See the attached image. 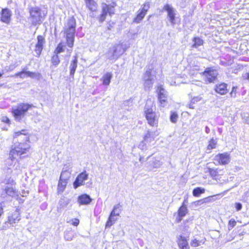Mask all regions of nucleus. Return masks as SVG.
Masks as SVG:
<instances>
[{
	"label": "nucleus",
	"mask_w": 249,
	"mask_h": 249,
	"mask_svg": "<svg viewBox=\"0 0 249 249\" xmlns=\"http://www.w3.org/2000/svg\"><path fill=\"white\" fill-rule=\"evenodd\" d=\"M178 115L175 112H172L170 115V119L171 122L176 123L177 122Z\"/></svg>",
	"instance_id": "obj_37"
},
{
	"label": "nucleus",
	"mask_w": 249,
	"mask_h": 249,
	"mask_svg": "<svg viewBox=\"0 0 249 249\" xmlns=\"http://www.w3.org/2000/svg\"><path fill=\"white\" fill-rule=\"evenodd\" d=\"M26 150V149L23 148L21 147H20L19 146H15L13 148H12L10 150V154L12 156L16 155H21L24 153H25V151Z\"/></svg>",
	"instance_id": "obj_21"
},
{
	"label": "nucleus",
	"mask_w": 249,
	"mask_h": 249,
	"mask_svg": "<svg viewBox=\"0 0 249 249\" xmlns=\"http://www.w3.org/2000/svg\"><path fill=\"white\" fill-rule=\"evenodd\" d=\"M113 23H114L113 22H112V23H110V22H108V25L107 27V30H111L113 28V26H112V24H113Z\"/></svg>",
	"instance_id": "obj_49"
},
{
	"label": "nucleus",
	"mask_w": 249,
	"mask_h": 249,
	"mask_svg": "<svg viewBox=\"0 0 249 249\" xmlns=\"http://www.w3.org/2000/svg\"><path fill=\"white\" fill-rule=\"evenodd\" d=\"M214 163L217 165H225L230 162V157H215Z\"/></svg>",
	"instance_id": "obj_20"
},
{
	"label": "nucleus",
	"mask_w": 249,
	"mask_h": 249,
	"mask_svg": "<svg viewBox=\"0 0 249 249\" xmlns=\"http://www.w3.org/2000/svg\"><path fill=\"white\" fill-rule=\"evenodd\" d=\"M70 200L65 198H61L58 202V209H64L66 208L70 203Z\"/></svg>",
	"instance_id": "obj_30"
},
{
	"label": "nucleus",
	"mask_w": 249,
	"mask_h": 249,
	"mask_svg": "<svg viewBox=\"0 0 249 249\" xmlns=\"http://www.w3.org/2000/svg\"><path fill=\"white\" fill-rule=\"evenodd\" d=\"M39 75V73H36L30 71H26L23 70L15 74L16 76L20 78H24L27 77L34 78Z\"/></svg>",
	"instance_id": "obj_15"
},
{
	"label": "nucleus",
	"mask_w": 249,
	"mask_h": 249,
	"mask_svg": "<svg viewBox=\"0 0 249 249\" xmlns=\"http://www.w3.org/2000/svg\"><path fill=\"white\" fill-rule=\"evenodd\" d=\"M139 160H140V161H142V157H140V158H139Z\"/></svg>",
	"instance_id": "obj_52"
},
{
	"label": "nucleus",
	"mask_w": 249,
	"mask_h": 249,
	"mask_svg": "<svg viewBox=\"0 0 249 249\" xmlns=\"http://www.w3.org/2000/svg\"><path fill=\"white\" fill-rule=\"evenodd\" d=\"M183 203H186V200H184V202H183Z\"/></svg>",
	"instance_id": "obj_55"
},
{
	"label": "nucleus",
	"mask_w": 249,
	"mask_h": 249,
	"mask_svg": "<svg viewBox=\"0 0 249 249\" xmlns=\"http://www.w3.org/2000/svg\"><path fill=\"white\" fill-rule=\"evenodd\" d=\"M217 145V142L216 140L214 139V138L211 139L208 142V144L207 146L206 147V150L208 151V153H209L211 152V151L215 148Z\"/></svg>",
	"instance_id": "obj_25"
},
{
	"label": "nucleus",
	"mask_w": 249,
	"mask_h": 249,
	"mask_svg": "<svg viewBox=\"0 0 249 249\" xmlns=\"http://www.w3.org/2000/svg\"><path fill=\"white\" fill-rule=\"evenodd\" d=\"M87 8L91 12L98 10V5L95 0H84Z\"/></svg>",
	"instance_id": "obj_17"
},
{
	"label": "nucleus",
	"mask_w": 249,
	"mask_h": 249,
	"mask_svg": "<svg viewBox=\"0 0 249 249\" xmlns=\"http://www.w3.org/2000/svg\"><path fill=\"white\" fill-rule=\"evenodd\" d=\"M28 134V130L23 129L19 131L14 132L13 134V137L14 138H17L21 135L26 136Z\"/></svg>",
	"instance_id": "obj_32"
},
{
	"label": "nucleus",
	"mask_w": 249,
	"mask_h": 249,
	"mask_svg": "<svg viewBox=\"0 0 249 249\" xmlns=\"http://www.w3.org/2000/svg\"><path fill=\"white\" fill-rule=\"evenodd\" d=\"M115 214V213H114V211L113 212H111L108 220L106 224V228L110 227L112 225H113L114 224L115 221H117V219L114 218V216H116Z\"/></svg>",
	"instance_id": "obj_22"
},
{
	"label": "nucleus",
	"mask_w": 249,
	"mask_h": 249,
	"mask_svg": "<svg viewBox=\"0 0 249 249\" xmlns=\"http://www.w3.org/2000/svg\"><path fill=\"white\" fill-rule=\"evenodd\" d=\"M217 156H224V154H218V155H217Z\"/></svg>",
	"instance_id": "obj_53"
},
{
	"label": "nucleus",
	"mask_w": 249,
	"mask_h": 249,
	"mask_svg": "<svg viewBox=\"0 0 249 249\" xmlns=\"http://www.w3.org/2000/svg\"><path fill=\"white\" fill-rule=\"evenodd\" d=\"M149 8V2H144L142 5V7L138 11L137 14L133 19V22L135 23H140L145 17Z\"/></svg>",
	"instance_id": "obj_8"
},
{
	"label": "nucleus",
	"mask_w": 249,
	"mask_h": 249,
	"mask_svg": "<svg viewBox=\"0 0 249 249\" xmlns=\"http://www.w3.org/2000/svg\"><path fill=\"white\" fill-rule=\"evenodd\" d=\"M88 174L86 173V171L83 172L80 174L76 178L73 182V187L74 188H77L83 184V182L87 180L88 178Z\"/></svg>",
	"instance_id": "obj_13"
},
{
	"label": "nucleus",
	"mask_w": 249,
	"mask_h": 249,
	"mask_svg": "<svg viewBox=\"0 0 249 249\" xmlns=\"http://www.w3.org/2000/svg\"><path fill=\"white\" fill-rule=\"evenodd\" d=\"M41 10L38 7H32L30 9V18L33 25L40 24L42 17L41 16Z\"/></svg>",
	"instance_id": "obj_7"
},
{
	"label": "nucleus",
	"mask_w": 249,
	"mask_h": 249,
	"mask_svg": "<svg viewBox=\"0 0 249 249\" xmlns=\"http://www.w3.org/2000/svg\"><path fill=\"white\" fill-rule=\"evenodd\" d=\"M183 217H180V216H179L178 215V217H177V219H176V220H177V222L179 223V222H181V220H182V218H183Z\"/></svg>",
	"instance_id": "obj_50"
},
{
	"label": "nucleus",
	"mask_w": 249,
	"mask_h": 249,
	"mask_svg": "<svg viewBox=\"0 0 249 249\" xmlns=\"http://www.w3.org/2000/svg\"><path fill=\"white\" fill-rule=\"evenodd\" d=\"M4 190L5 193L10 196L14 197L18 196V192L12 187L6 186Z\"/></svg>",
	"instance_id": "obj_23"
},
{
	"label": "nucleus",
	"mask_w": 249,
	"mask_h": 249,
	"mask_svg": "<svg viewBox=\"0 0 249 249\" xmlns=\"http://www.w3.org/2000/svg\"><path fill=\"white\" fill-rule=\"evenodd\" d=\"M77 57H74V59L71 61L70 67V75L73 77L75 71L77 67Z\"/></svg>",
	"instance_id": "obj_26"
},
{
	"label": "nucleus",
	"mask_w": 249,
	"mask_h": 249,
	"mask_svg": "<svg viewBox=\"0 0 249 249\" xmlns=\"http://www.w3.org/2000/svg\"><path fill=\"white\" fill-rule=\"evenodd\" d=\"M92 199L87 194H83L79 196L78 202L80 205H87L90 203Z\"/></svg>",
	"instance_id": "obj_18"
},
{
	"label": "nucleus",
	"mask_w": 249,
	"mask_h": 249,
	"mask_svg": "<svg viewBox=\"0 0 249 249\" xmlns=\"http://www.w3.org/2000/svg\"><path fill=\"white\" fill-rule=\"evenodd\" d=\"M202 200H203V203H208L212 201V197H207L202 199Z\"/></svg>",
	"instance_id": "obj_46"
},
{
	"label": "nucleus",
	"mask_w": 249,
	"mask_h": 249,
	"mask_svg": "<svg viewBox=\"0 0 249 249\" xmlns=\"http://www.w3.org/2000/svg\"><path fill=\"white\" fill-rule=\"evenodd\" d=\"M236 224V222L234 219H231L229 220L228 223V229L229 230H231Z\"/></svg>",
	"instance_id": "obj_40"
},
{
	"label": "nucleus",
	"mask_w": 249,
	"mask_h": 249,
	"mask_svg": "<svg viewBox=\"0 0 249 249\" xmlns=\"http://www.w3.org/2000/svg\"><path fill=\"white\" fill-rule=\"evenodd\" d=\"M37 41L35 46V51L38 56H40L43 48V45L45 43V38L43 36L38 35L37 36Z\"/></svg>",
	"instance_id": "obj_12"
},
{
	"label": "nucleus",
	"mask_w": 249,
	"mask_h": 249,
	"mask_svg": "<svg viewBox=\"0 0 249 249\" xmlns=\"http://www.w3.org/2000/svg\"><path fill=\"white\" fill-rule=\"evenodd\" d=\"M246 79L249 80V72L246 73Z\"/></svg>",
	"instance_id": "obj_51"
},
{
	"label": "nucleus",
	"mask_w": 249,
	"mask_h": 249,
	"mask_svg": "<svg viewBox=\"0 0 249 249\" xmlns=\"http://www.w3.org/2000/svg\"><path fill=\"white\" fill-rule=\"evenodd\" d=\"M163 9L167 11L170 22L172 24H175V13L173 8L168 4L164 6Z\"/></svg>",
	"instance_id": "obj_16"
},
{
	"label": "nucleus",
	"mask_w": 249,
	"mask_h": 249,
	"mask_svg": "<svg viewBox=\"0 0 249 249\" xmlns=\"http://www.w3.org/2000/svg\"><path fill=\"white\" fill-rule=\"evenodd\" d=\"M116 6L117 3L115 1H112L109 4L103 3L101 13L98 17L99 21L102 23L105 21L107 15L109 16L113 15L115 14Z\"/></svg>",
	"instance_id": "obj_3"
},
{
	"label": "nucleus",
	"mask_w": 249,
	"mask_h": 249,
	"mask_svg": "<svg viewBox=\"0 0 249 249\" xmlns=\"http://www.w3.org/2000/svg\"><path fill=\"white\" fill-rule=\"evenodd\" d=\"M33 107L32 104L27 103H20L11 110V113L16 121H19L25 116L28 110Z\"/></svg>",
	"instance_id": "obj_2"
},
{
	"label": "nucleus",
	"mask_w": 249,
	"mask_h": 249,
	"mask_svg": "<svg viewBox=\"0 0 249 249\" xmlns=\"http://www.w3.org/2000/svg\"><path fill=\"white\" fill-rule=\"evenodd\" d=\"M2 73L0 72V78L2 76Z\"/></svg>",
	"instance_id": "obj_54"
},
{
	"label": "nucleus",
	"mask_w": 249,
	"mask_h": 249,
	"mask_svg": "<svg viewBox=\"0 0 249 249\" xmlns=\"http://www.w3.org/2000/svg\"><path fill=\"white\" fill-rule=\"evenodd\" d=\"M66 45H64L63 42H59L56 47L54 51V54L51 57V63L52 65L56 67L59 65L60 62V60L58 54L61 53L66 51Z\"/></svg>",
	"instance_id": "obj_6"
},
{
	"label": "nucleus",
	"mask_w": 249,
	"mask_h": 249,
	"mask_svg": "<svg viewBox=\"0 0 249 249\" xmlns=\"http://www.w3.org/2000/svg\"><path fill=\"white\" fill-rule=\"evenodd\" d=\"M20 215L18 210L17 209L11 215L8 216L7 222L10 225L18 223L20 220Z\"/></svg>",
	"instance_id": "obj_14"
},
{
	"label": "nucleus",
	"mask_w": 249,
	"mask_h": 249,
	"mask_svg": "<svg viewBox=\"0 0 249 249\" xmlns=\"http://www.w3.org/2000/svg\"><path fill=\"white\" fill-rule=\"evenodd\" d=\"M205 192V189L201 187L195 188L193 191V195L195 196L198 197L201 194Z\"/></svg>",
	"instance_id": "obj_33"
},
{
	"label": "nucleus",
	"mask_w": 249,
	"mask_h": 249,
	"mask_svg": "<svg viewBox=\"0 0 249 249\" xmlns=\"http://www.w3.org/2000/svg\"><path fill=\"white\" fill-rule=\"evenodd\" d=\"M156 93L160 106L164 107L168 103L167 92L162 85L157 87Z\"/></svg>",
	"instance_id": "obj_9"
},
{
	"label": "nucleus",
	"mask_w": 249,
	"mask_h": 249,
	"mask_svg": "<svg viewBox=\"0 0 249 249\" xmlns=\"http://www.w3.org/2000/svg\"><path fill=\"white\" fill-rule=\"evenodd\" d=\"M67 183V181L59 179L57 186L58 193H62L64 191Z\"/></svg>",
	"instance_id": "obj_29"
},
{
	"label": "nucleus",
	"mask_w": 249,
	"mask_h": 249,
	"mask_svg": "<svg viewBox=\"0 0 249 249\" xmlns=\"http://www.w3.org/2000/svg\"><path fill=\"white\" fill-rule=\"evenodd\" d=\"M209 170L210 174H211V175L212 176L215 177L217 176V172L216 170L211 169V168H209Z\"/></svg>",
	"instance_id": "obj_44"
},
{
	"label": "nucleus",
	"mask_w": 249,
	"mask_h": 249,
	"mask_svg": "<svg viewBox=\"0 0 249 249\" xmlns=\"http://www.w3.org/2000/svg\"><path fill=\"white\" fill-rule=\"evenodd\" d=\"M76 21L73 16L69 18L65 23L63 34L66 40V52L69 54V55L72 52V48L74 46L75 41V36L76 32Z\"/></svg>",
	"instance_id": "obj_1"
},
{
	"label": "nucleus",
	"mask_w": 249,
	"mask_h": 249,
	"mask_svg": "<svg viewBox=\"0 0 249 249\" xmlns=\"http://www.w3.org/2000/svg\"><path fill=\"white\" fill-rule=\"evenodd\" d=\"M3 203H0V216L3 214Z\"/></svg>",
	"instance_id": "obj_47"
},
{
	"label": "nucleus",
	"mask_w": 249,
	"mask_h": 249,
	"mask_svg": "<svg viewBox=\"0 0 249 249\" xmlns=\"http://www.w3.org/2000/svg\"><path fill=\"white\" fill-rule=\"evenodd\" d=\"M188 210L184 203H183L182 205L179 208L178 210V215L180 217H184L188 213Z\"/></svg>",
	"instance_id": "obj_28"
},
{
	"label": "nucleus",
	"mask_w": 249,
	"mask_h": 249,
	"mask_svg": "<svg viewBox=\"0 0 249 249\" xmlns=\"http://www.w3.org/2000/svg\"><path fill=\"white\" fill-rule=\"evenodd\" d=\"M195 205L196 206H199V205H202L204 203H203V200L202 199H200V200H197V201H196L195 202Z\"/></svg>",
	"instance_id": "obj_48"
},
{
	"label": "nucleus",
	"mask_w": 249,
	"mask_h": 249,
	"mask_svg": "<svg viewBox=\"0 0 249 249\" xmlns=\"http://www.w3.org/2000/svg\"><path fill=\"white\" fill-rule=\"evenodd\" d=\"M178 245L181 249H189L187 239L184 236L180 235L178 240Z\"/></svg>",
	"instance_id": "obj_19"
},
{
	"label": "nucleus",
	"mask_w": 249,
	"mask_h": 249,
	"mask_svg": "<svg viewBox=\"0 0 249 249\" xmlns=\"http://www.w3.org/2000/svg\"><path fill=\"white\" fill-rule=\"evenodd\" d=\"M214 90L219 95H226L229 92L228 85L226 83L220 82L214 86Z\"/></svg>",
	"instance_id": "obj_11"
},
{
	"label": "nucleus",
	"mask_w": 249,
	"mask_h": 249,
	"mask_svg": "<svg viewBox=\"0 0 249 249\" xmlns=\"http://www.w3.org/2000/svg\"><path fill=\"white\" fill-rule=\"evenodd\" d=\"M121 207V205L119 203L117 204L114 206L113 209L111 212H113L114 211V213H115V215L116 216H119L122 211Z\"/></svg>",
	"instance_id": "obj_36"
},
{
	"label": "nucleus",
	"mask_w": 249,
	"mask_h": 249,
	"mask_svg": "<svg viewBox=\"0 0 249 249\" xmlns=\"http://www.w3.org/2000/svg\"><path fill=\"white\" fill-rule=\"evenodd\" d=\"M73 235H71V233L67 232L65 234L64 238L67 241H71L73 239Z\"/></svg>",
	"instance_id": "obj_42"
},
{
	"label": "nucleus",
	"mask_w": 249,
	"mask_h": 249,
	"mask_svg": "<svg viewBox=\"0 0 249 249\" xmlns=\"http://www.w3.org/2000/svg\"><path fill=\"white\" fill-rule=\"evenodd\" d=\"M1 122L4 124H6L8 125H10L11 124L10 119L6 116H2L1 117Z\"/></svg>",
	"instance_id": "obj_41"
},
{
	"label": "nucleus",
	"mask_w": 249,
	"mask_h": 249,
	"mask_svg": "<svg viewBox=\"0 0 249 249\" xmlns=\"http://www.w3.org/2000/svg\"><path fill=\"white\" fill-rule=\"evenodd\" d=\"M206 84L214 83L216 80L218 73L213 67H207L201 73Z\"/></svg>",
	"instance_id": "obj_4"
},
{
	"label": "nucleus",
	"mask_w": 249,
	"mask_h": 249,
	"mask_svg": "<svg viewBox=\"0 0 249 249\" xmlns=\"http://www.w3.org/2000/svg\"><path fill=\"white\" fill-rule=\"evenodd\" d=\"M71 222V224L75 226H77L79 224V220L77 218L72 219Z\"/></svg>",
	"instance_id": "obj_43"
},
{
	"label": "nucleus",
	"mask_w": 249,
	"mask_h": 249,
	"mask_svg": "<svg viewBox=\"0 0 249 249\" xmlns=\"http://www.w3.org/2000/svg\"><path fill=\"white\" fill-rule=\"evenodd\" d=\"M204 242L205 241H204L203 240H197L196 239H194L192 240V241H191V245L192 247H196L200 246L201 245L203 244Z\"/></svg>",
	"instance_id": "obj_35"
},
{
	"label": "nucleus",
	"mask_w": 249,
	"mask_h": 249,
	"mask_svg": "<svg viewBox=\"0 0 249 249\" xmlns=\"http://www.w3.org/2000/svg\"><path fill=\"white\" fill-rule=\"evenodd\" d=\"M70 176L71 173L69 171L67 170L62 171L60 175V179L68 181Z\"/></svg>",
	"instance_id": "obj_34"
},
{
	"label": "nucleus",
	"mask_w": 249,
	"mask_h": 249,
	"mask_svg": "<svg viewBox=\"0 0 249 249\" xmlns=\"http://www.w3.org/2000/svg\"><path fill=\"white\" fill-rule=\"evenodd\" d=\"M238 87L233 86L231 88V90L230 93V96L232 98H235L236 96L237 93Z\"/></svg>",
	"instance_id": "obj_38"
},
{
	"label": "nucleus",
	"mask_w": 249,
	"mask_h": 249,
	"mask_svg": "<svg viewBox=\"0 0 249 249\" xmlns=\"http://www.w3.org/2000/svg\"><path fill=\"white\" fill-rule=\"evenodd\" d=\"M235 208L237 211H240L241 210L242 208V205L240 203H235Z\"/></svg>",
	"instance_id": "obj_45"
},
{
	"label": "nucleus",
	"mask_w": 249,
	"mask_h": 249,
	"mask_svg": "<svg viewBox=\"0 0 249 249\" xmlns=\"http://www.w3.org/2000/svg\"><path fill=\"white\" fill-rule=\"evenodd\" d=\"M152 140H154V137L151 132L150 131H147L143 136L142 142L146 143L150 142Z\"/></svg>",
	"instance_id": "obj_31"
},
{
	"label": "nucleus",
	"mask_w": 249,
	"mask_h": 249,
	"mask_svg": "<svg viewBox=\"0 0 249 249\" xmlns=\"http://www.w3.org/2000/svg\"><path fill=\"white\" fill-rule=\"evenodd\" d=\"M12 12L7 7L3 8L0 12V21L6 24L10 23L12 19Z\"/></svg>",
	"instance_id": "obj_10"
},
{
	"label": "nucleus",
	"mask_w": 249,
	"mask_h": 249,
	"mask_svg": "<svg viewBox=\"0 0 249 249\" xmlns=\"http://www.w3.org/2000/svg\"><path fill=\"white\" fill-rule=\"evenodd\" d=\"M112 75L111 72H107L102 77V80L103 84L105 86H108L110 83Z\"/></svg>",
	"instance_id": "obj_24"
},
{
	"label": "nucleus",
	"mask_w": 249,
	"mask_h": 249,
	"mask_svg": "<svg viewBox=\"0 0 249 249\" xmlns=\"http://www.w3.org/2000/svg\"><path fill=\"white\" fill-rule=\"evenodd\" d=\"M144 116L147 124L152 127H157L159 124V117L151 107L147 108L144 110Z\"/></svg>",
	"instance_id": "obj_5"
},
{
	"label": "nucleus",
	"mask_w": 249,
	"mask_h": 249,
	"mask_svg": "<svg viewBox=\"0 0 249 249\" xmlns=\"http://www.w3.org/2000/svg\"><path fill=\"white\" fill-rule=\"evenodd\" d=\"M193 44L192 47L194 48H198L199 46H202L204 44L203 40L199 37H194L193 38Z\"/></svg>",
	"instance_id": "obj_27"
},
{
	"label": "nucleus",
	"mask_w": 249,
	"mask_h": 249,
	"mask_svg": "<svg viewBox=\"0 0 249 249\" xmlns=\"http://www.w3.org/2000/svg\"><path fill=\"white\" fill-rule=\"evenodd\" d=\"M1 86V85H0V87Z\"/></svg>",
	"instance_id": "obj_56"
},
{
	"label": "nucleus",
	"mask_w": 249,
	"mask_h": 249,
	"mask_svg": "<svg viewBox=\"0 0 249 249\" xmlns=\"http://www.w3.org/2000/svg\"><path fill=\"white\" fill-rule=\"evenodd\" d=\"M15 160V158L14 157H8V158L6 160L5 162H6V164L8 166H10L12 165L13 162Z\"/></svg>",
	"instance_id": "obj_39"
}]
</instances>
